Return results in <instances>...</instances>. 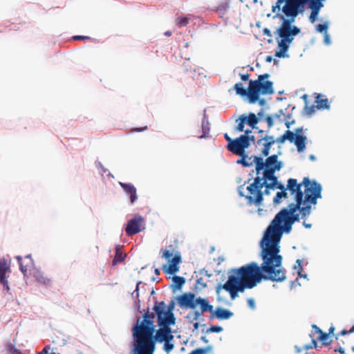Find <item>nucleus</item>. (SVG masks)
Here are the masks:
<instances>
[{"label":"nucleus","instance_id":"f257e3e1","mask_svg":"<svg viewBox=\"0 0 354 354\" xmlns=\"http://www.w3.org/2000/svg\"><path fill=\"white\" fill-rule=\"evenodd\" d=\"M287 189L294 196L296 203H290L281 209L264 232L260 243L263 260L261 267L252 262L229 270L226 282L218 283L215 288L219 302L228 304L226 293L230 300L234 301L240 292L255 287L263 279L276 282L286 280L283 258L279 254L281 236L283 233L290 232L293 223L299 220L300 213L303 216L310 214L312 206L315 207L317 200L322 198V188L319 183L308 178H304L301 184H298L297 180L290 178Z\"/></svg>","mask_w":354,"mask_h":354},{"label":"nucleus","instance_id":"f03ea898","mask_svg":"<svg viewBox=\"0 0 354 354\" xmlns=\"http://www.w3.org/2000/svg\"><path fill=\"white\" fill-rule=\"evenodd\" d=\"M325 0H277L272 6V12L274 14L273 19L279 18L282 21L277 30L280 40L277 41V49L275 56L279 58L288 57V50L294 39L301 30L292 25L296 18L305 10L307 3L311 10L309 17L310 23L314 24L317 19L319 11L324 7Z\"/></svg>","mask_w":354,"mask_h":354},{"label":"nucleus","instance_id":"7ed1b4c3","mask_svg":"<svg viewBox=\"0 0 354 354\" xmlns=\"http://www.w3.org/2000/svg\"><path fill=\"white\" fill-rule=\"evenodd\" d=\"M240 156L241 158L236 161V163L244 167H250L254 164L257 176L253 183L245 188V185H241L238 189L239 194L241 196H245L249 203L260 205L263 199L261 192L263 185L266 184L268 188L276 187L274 174L281 170L283 163L278 160V156L276 154L268 156L266 160L257 156H248L245 153Z\"/></svg>","mask_w":354,"mask_h":354},{"label":"nucleus","instance_id":"20e7f679","mask_svg":"<svg viewBox=\"0 0 354 354\" xmlns=\"http://www.w3.org/2000/svg\"><path fill=\"white\" fill-rule=\"evenodd\" d=\"M153 322L148 314L143 316L142 321L138 319L136 325L132 329L133 338V354H153L155 343L163 342L167 339H174L169 326H160L155 336Z\"/></svg>","mask_w":354,"mask_h":354},{"label":"nucleus","instance_id":"39448f33","mask_svg":"<svg viewBox=\"0 0 354 354\" xmlns=\"http://www.w3.org/2000/svg\"><path fill=\"white\" fill-rule=\"evenodd\" d=\"M302 128H297L295 132L287 130L283 135L277 138L276 140L273 136H265L264 138L257 141V145H262L261 155L267 157L270 153V147L275 142L282 144L286 140L291 143H294L297 147V151L301 153L304 151L306 147L307 138L305 136L301 135Z\"/></svg>","mask_w":354,"mask_h":354},{"label":"nucleus","instance_id":"423d86ee","mask_svg":"<svg viewBox=\"0 0 354 354\" xmlns=\"http://www.w3.org/2000/svg\"><path fill=\"white\" fill-rule=\"evenodd\" d=\"M267 73L260 75L256 80H250L248 88V100L250 104L256 103L261 95H270L274 93L273 83L268 80Z\"/></svg>","mask_w":354,"mask_h":354},{"label":"nucleus","instance_id":"0eeeda50","mask_svg":"<svg viewBox=\"0 0 354 354\" xmlns=\"http://www.w3.org/2000/svg\"><path fill=\"white\" fill-rule=\"evenodd\" d=\"M179 306L183 308L194 309L197 306H200L202 312L213 311V306L209 304V302L201 297H196L193 293H184L177 299Z\"/></svg>","mask_w":354,"mask_h":354},{"label":"nucleus","instance_id":"6e6552de","mask_svg":"<svg viewBox=\"0 0 354 354\" xmlns=\"http://www.w3.org/2000/svg\"><path fill=\"white\" fill-rule=\"evenodd\" d=\"M162 258L165 259L167 264L162 266L163 271L169 274H175L179 271V264L181 263V255L174 250L162 251Z\"/></svg>","mask_w":354,"mask_h":354},{"label":"nucleus","instance_id":"1a4fd4ad","mask_svg":"<svg viewBox=\"0 0 354 354\" xmlns=\"http://www.w3.org/2000/svg\"><path fill=\"white\" fill-rule=\"evenodd\" d=\"M171 308H168L164 301L156 303L153 310L157 317L158 322L160 326H169L175 323V318L172 313Z\"/></svg>","mask_w":354,"mask_h":354},{"label":"nucleus","instance_id":"9d476101","mask_svg":"<svg viewBox=\"0 0 354 354\" xmlns=\"http://www.w3.org/2000/svg\"><path fill=\"white\" fill-rule=\"evenodd\" d=\"M245 133V135L241 136L227 145V149L234 154L243 155L245 153V149L250 146V140L254 141V137L249 136L251 131L246 130Z\"/></svg>","mask_w":354,"mask_h":354},{"label":"nucleus","instance_id":"9b49d317","mask_svg":"<svg viewBox=\"0 0 354 354\" xmlns=\"http://www.w3.org/2000/svg\"><path fill=\"white\" fill-rule=\"evenodd\" d=\"M144 229V218L140 215H136L128 222L125 231L128 235L131 236L141 232Z\"/></svg>","mask_w":354,"mask_h":354},{"label":"nucleus","instance_id":"f8f14e48","mask_svg":"<svg viewBox=\"0 0 354 354\" xmlns=\"http://www.w3.org/2000/svg\"><path fill=\"white\" fill-rule=\"evenodd\" d=\"M276 187L268 188L267 186L268 185L265 184L263 185V188L261 189V192H263V195H268L270 194V190H275V189H280V192H278L275 196V197L273 199V203L275 205H278L281 203L282 198H286L288 197V194L286 192V189H284V186L281 184H280L277 178L276 177Z\"/></svg>","mask_w":354,"mask_h":354},{"label":"nucleus","instance_id":"ddd939ff","mask_svg":"<svg viewBox=\"0 0 354 354\" xmlns=\"http://www.w3.org/2000/svg\"><path fill=\"white\" fill-rule=\"evenodd\" d=\"M10 272V259L2 258L0 259V283L7 292L10 290L6 273Z\"/></svg>","mask_w":354,"mask_h":354},{"label":"nucleus","instance_id":"4468645a","mask_svg":"<svg viewBox=\"0 0 354 354\" xmlns=\"http://www.w3.org/2000/svg\"><path fill=\"white\" fill-rule=\"evenodd\" d=\"M16 259L18 261V263L20 266V270L24 274V277L26 276V273L28 270L33 271L34 268H36L34 266L33 261L31 258L30 254L26 255L24 259L20 256H17Z\"/></svg>","mask_w":354,"mask_h":354},{"label":"nucleus","instance_id":"2eb2a0df","mask_svg":"<svg viewBox=\"0 0 354 354\" xmlns=\"http://www.w3.org/2000/svg\"><path fill=\"white\" fill-rule=\"evenodd\" d=\"M330 23L325 21L323 24H318L315 27V30L317 32L322 33L324 35V44L326 46H330L331 44L330 36L328 32Z\"/></svg>","mask_w":354,"mask_h":354},{"label":"nucleus","instance_id":"dca6fc26","mask_svg":"<svg viewBox=\"0 0 354 354\" xmlns=\"http://www.w3.org/2000/svg\"><path fill=\"white\" fill-rule=\"evenodd\" d=\"M31 274L40 285L49 286L50 284V279L39 268H34Z\"/></svg>","mask_w":354,"mask_h":354},{"label":"nucleus","instance_id":"f3484780","mask_svg":"<svg viewBox=\"0 0 354 354\" xmlns=\"http://www.w3.org/2000/svg\"><path fill=\"white\" fill-rule=\"evenodd\" d=\"M120 185L123 188L127 194H128L131 199V203L133 204L137 200L136 189L132 184L119 183Z\"/></svg>","mask_w":354,"mask_h":354},{"label":"nucleus","instance_id":"a211bd4d","mask_svg":"<svg viewBox=\"0 0 354 354\" xmlns=\"http://www.w3.org/2000/svg\"><path fill=\"white\" fill-rule=\"evenodd\" d=\"M214 315L218 319H228L233 316V313L227 309L223 308H216L214 311Z\"/></svg>","mask_w":354,"mask_h":354},{"label":"nucleus","instance_id":"6ab92c4d","mask_svg":"<svg viewBox=\"0 0 354 354\" xmlns=\"http://www.w3.org/2000/svg\"><path fill=\"white\" fill-rule=\"evenodd\" d=\"M315 102L319 109H329L330 106L327 98H324L322 95L316 97Z\"/></svg>","mask_w":354,"mask_h":354},{"label":"nucleus","instance_id":"aec40b11","mask_svg":"<svg viewBox=\"0 0 354 354\" xmlns=\"http://www.w3.org/2000/svg\"><path fill=\"white\" fill-rule=\"evenodd\" d=\"M122 247L120 245H116L115 247V255L113 261L114 266L117 265L119 262L122 261L124 259L125 255L121 250Z\"/></svg>","mask_w":354,"mask_h":354},{"label":"nucleus","instance_id":"412c9836","mask_svg":"<svg viewBox=\"0 0 354 354\" xmlns=\"http://www.w3.org/2000/svg\"><path fill=\"white\" fill-rule=\"evenodd\" d=\"M202 131L203 134L199 136L200 139L207 138L209 132V124L205 119L202 122Z\"/></svg>","mask_w":354,"mask_h":354},{"label":"nucleus","instance_id":"4be33fe9","mask_svg":"<svg viewBox=\"0 0 354 354\" xmlns=\"http://www.w3.org/2000/svg\"><path fill=\"white\" fill-rule=\"evenodd\" d=\"M246 122L252 127L254 128L256 124L258 123V120L254 113H250L248 117H246Z\"/></svg>","mask_w":354,"mask_h":354},{"label":"nucleus","instance_id":"5701e85b","mask_svg":"<svg viewBox=\"0 0 354 354\" xmlns=\"http://www.w3.org/2000/svg\"><path fill=\"white\" fill-rule=\"evenodd\" d=\"M213 349L212 346H208L205 348H200L192 351L189 354H207L211 352Z\"/></svg>","mask_w":354,"mask_h":354},{"label":"nucleus","instance_id":"b1692460","mask_svg":"<svg viewBox=\"0 0 354 354\" xmlns=\"http://www.w3.org/2000/svg\"><path fill=\"white\" fill-rule=\"evenodd\" d=\"M173 283L176 288H180L185 283V279L183 277L174 276L173 277Z\"/></svg>","mask_w":354,"mask_h":354},{"label":"nucleus","instance_id":"393cba45","mask_svg":"<svg viewBox=\"0 0 354 354\" xmlns=\"http://www.w3.org/2000/svg\"><path fill=\"white\" fill-rule=\"evenodd\" d=\"M234 90L236 91V94L240 95L241 96H248V91H246L241 83H236L234 85Z\"/></svg>","mask_w":354,"mask_h":354},{"label":"nucleus","instance_id":"a878e982","mask_svg":"<svg viewBox=\"0 0 354 354\" xmlns=\"http://www.w3.org/2000/svg\"><path fill=\"white\" fill-rule=\"evenodd\" d=\"M8 354H24L21 350L18 349L14 344L10 343L6 346Z\"/></svg>","mask_w":354,"mask_h":354},{"label":"nucleus","instance_id":"bb28decb","mask_svg":"<svg viewBox=\"0 0 354 354\" xmlns=\"http://www.w3.org/2000/svg\"><path fill=\"white\" fill-rule=\"evenodd\" d=\"M245 122H246V117L241 115L238 120H236V122H238V125L236 127V130L239 132L243 131Z\"/></svg>","mask_w":354,"mask_h":354},{"label":"nucleus","instance_id":"cd10ccee","mask_svg":"<svg viewBox=\"0 0 354 354\" xmlns=\"http://www.w3.org/2000/svg\"><path fill=\"white\" fill-rule=\"evenodd\" d=\"M172 341L173 339H167V341L163 342V349L167 354H169L174 349V345Z\"/></svg>","mask_w":354,"mask_h":354},{"label":"nucleus","instance_id":"c85d7f7f","mask_svg":"<svg viewBox=\"0 0 354 354\" xmlns=\"http://www.w3.org/2000/svg\"><path fill=\"white\" fill-rule=\"evenodd\" d=\"M319 339L325 345L330 343V341L329 340V335L324 332L319 334Z\"/></svg>","mask_w":354,"mask_h":354},{"label":"nucleus","instance_id":"c756f323","mask_svg":"<svg viewBox=\"0 0 354 354\" xmlns=\"http://www.w3.org/2000/svg\"><path fill=\"white\" fill-rule=\"evenodd\" d=\"M292 269L297 272V275H301V272H302L303 268L301 266V261L300 259H297Z\"/></svg>","mask_w":354,"mask_h":354},{"label":"nucleus","instance_id":"7c9ffc66","mask_svg":"<svg viewBox=\"0 0 354 354\" xmlns=\"http://www.w3.org/2000/svg\"><path fill=\"white\" fill-rule=\"evenodd\" d=\"M223 331V328L220 326H212L207 330V333H220Z\"/></svg>","mask_w":354,"mask_h":354},{"label":"nucleus","instance_id":"2f4dec72","mask_svg":"<svg viewBox=\"0 0 354 354\" xmlns=\"http://www.w3.org/2000/svg\"><path fill=\"white\" fill-rule=\"evenodd\" d=\"M188 19L186 17H179L176 19V24L180 26H185L187 24Z\"/></svg>","mask_w":354,"mask_h":354},{"label":"nucleus","instance_id":"473e14b6","mask_svg":"<svg viewBox=\"0 0 354 354\" xmlns=\"http://www.w3.org/2000/svg\"><path fill=\"white\" fill-rule=\"evenodd\" d=\"M96 167L99 171V173L101 175H103L104 173L106 172V169L102 165V164L100 162H96Z\"/></svg>","mask_w":354,"mask_h":354},{"label":"nucleus","instance_id":"72a5a7b5","mask_svg":"<svg viewBox=\"0 0 354 354\" xmlns=\"http://www.w3.org/2000/svg\"><path fill=\"white\" fill-rule=\"evenodd\" d=\"M248 306L250 308L254 310L256 308V303L254 299L249 298L247 300Z\"/></svg>","mask_w":354,"mask_h":354},{"label":"nucleus","instance_id":"f704fd0d","mask_svg":"<svg viewBox=\"0 0 354 354\" xmlns=\"http://www.w3.org/2000/svg\"><path fill=\"white\" fill-rule=\"evenodd\" d=\"M266 120L269 127H271L275 122L274 120V117H270V115L267 116Z\"/></svg>","mask_w":354,"mask_h":354},{"label":"nucleus","instance_id":"c9c22d12","mask_svg":"<svg viewBox=\"0 0 354 354\" xmlns=\"http://www.w3.org/2000/svg\"><path fill=\"white\" fill-rule=\"evenodd\" d=\"M282 114H283V111L280 110L279 111V113H275V114H273V115H270V117H274V122H277V121H279L280 120V117H281V115H282Z\"/></svg>","mask_w":354,"mask_h":354},{"label":"nucleus","instance_id":"e433bc0d","mask_svg":"<svg viewBox=\"0 0 354 354\" xmlns=\"http://www.w3.org/2000/svg\"><path fill=\"white\" fill-rule=\"evenodd\" d=\"M187 319L190 322H194V321H197L196 318H195V317L194 316L193 313L191 312L189 313L187 315Z\"/></svg>","mask_w":354,"mask_h":354},{"label":"nucleus","instance_id":"4c0bfd02","mask_svg":"<svg viewBox=\"0 0 354 354\" xmlns=\"http://www.w3.org/2000/svg\"><path fill=\"white\" fill-rule=\"evenodd\" d=\"M192 313H193V315L195 317V318H196V319L198 320L201 318V315H202L203 312H202V311L199 312L198 310H196V311H193Z\"/></svg>","mask_w":354,"mask_h":354},{"label":"nucleus","instance_id":"58836bf2","mask_svg":"<svg viewBox=\"0 0 354 354\" xmlns=\"http://www.w3.org/2000/svg\"><path fill=\"white\" fill-rule=\"evenodd\" d=\"M141 283V282H139L137 283V286H136V289L133 291V292L132 293V296L133 297H138V286Z\"/></svg>","mask_w":354,"mask_h":354},{"label":"nucleus","instance_id":"ea45409f","mask_svg":"<svg viewBox=\"0 0 354 354\" xmlns=\"http://www.w3.org/2000/svg\"><path fill=\"white\" fill-rule=\"evenodd\" d=\"M73 38L75 40H77V39H88V37L77 35V36H74Z\"/></svg>","mask_w":354,"mask_h":354},{"label":"nucleus","instance_id":"a19ab883","mask_svg":"<svg viewBox=\"0 0 354 354\" xmlns=\"http://www.w3.org/2000/svg\"><path fill=\"white\" fill-rule=\"evenodd\" d=\"M313 328L315 329L316 333L320 334L323 331L316 325H313Z\"/></svg>","mask_w":354,"mask_h":354},{"label":"nucleus","instance_id":"79ce46f5","mask_svg":"<svg viewBox=\"0 0 354 354\" xmlns=\"http://www.w3.org/2000/svg\"><path fill=\"white\" fill-rule=\"evenodd\" d=\"M224 137H225V140L228 142V143H232V142L234 141V140H232V138L228 136V134H227V133H225V134L224 135Z\"/></svg>","mask_w":354,"mask_h":354},{"label":"nucleus","instance_id":"37998d69","mask_svg":"<svg viewBox=\"0 0 354 354\" xmlns=\"http://www.w3.org/2000/svg\"><path fill=\"white\" fill-rule=\"evenodd\" d=\"M317 346V342L315 340H313L312 345L306 346V348H312L313 347Z\"/></svg>","mask_w":354,"mask_h":354},{"label":"nucleus","instance_id":"c03bdc74","mask_svg":"<svg viewBox=\"0 0 354 354\" xmlns=\"http://www.w3.org/2000/svg\"><path fill=\"white\" fill-rule=\"evenodd\" d=\"M307 114H310L313 111V107L308 108L306 107Z\"/></svg>","mask_w":354,"mask_h":354},{"label":"nucleus","instance_id":"a18cd8bd","mask_svg":"<svg viewBox=\"0 0 354 354\" xmlns=\"http://www.w3.org/2000/svg\"><path fill=\"white\" fill-rule=\"evenodd\" d=\"M295 122L294 120L291 121V122H286V126L287 127V128H290V125L292 124L293 123Z\"/></svg>","mask_w":354,"mask_h":354},{"label":"nucleus","instance_id":"49530a36","mask_svg":"<svg viewBox=\"0 0 354 354\" xmlns=\"http://www.w3.org/2000/svg\"><path fill=\"white\" fill-rule=\"evenodd\" d=\"M264 35H270V31L268 28L263 30Z\"/></svg>","mask_w":354,"mask_h":354},{"label":"nucleus","instance_id":"de8ad7c7","mask_svg":"<svg viewBox=\"0 0 354 354\" xmlns=\"http://www.w3.org/2000/svg\"><path fill=\"white\" fill-rule=\"evenodd\" d=\"M272 57L271 56H267L266 58V61L268 63L271 62L272 61Z\"/></svg>","mask_w":354,"mask_h":354},{"label":"nucleus","instance_id":"09e8293b","mask_svg":"<svg viewBox=\"0 0 354 354\" xmlns=\"http://www.w3.org/2000/svg\"><path fill=\"white\" fill-rule=\"evenodd\" d=\"M334 330H335V327L333 326H330V328L328 329L329 334L333 333Z\"/></svg>","mask_w":354,"mask_h":354},{"label":"nucleus","instance_id":"8fccbe9b","mask_svg":"<svg viewBox=\"0 0 354 354\" xmlns=\"http://www.w3.org/2000/svg\"><path fill=\"white\" fill-rule=\"evenodd\" d=\"M201 340H202L204 343H206V344H207V343H208V342H209V341H208V339L206 338V337H205V336H203V337H201Z\"/></svg>","mask_w":354,"mask_h":354},{"label":"nucleus","instance_id":"3c124183","mask_svg":"<svg viewBox=\"0 0 354 354\" xmlns=\"http://www.w3.org/2000/svg\"><path fill=\"white\" fill-rule=\"evenodd\" d=\"M300 278L307 279V274H302L301 272V275H298Z\"/></svg>","mask_w":354,"mask_h":354},{"label":"nucleus","instance_id":"603ef678","mask_svg":"<svg viewBox=\"0 0 354 354\" xmlns=\"http://www.w3.org/2000/svg\"><path fill=\"white\" fill-rule=\"evenodd\" d=\"M248 77H249L248 75H243L241 77L242 80H244V81L247 80L248 79Z\"/></svg>","mask_w":354,"mask_h":354},{"label":"nucleus","instance_id":"864d4df0","mask_svg":"<svg viewBox=\"0 0 354 354\" xmlns=\"http://www.w3.org/2000/svg\"><path fill=\"white\" fill-rule=\"evenodd\" d=\"M303 225L306 228H310L311 227V224H308V223H306L304 222Z\"/></svg>","mask_w":354,"mask_h":354},{"label":"nucleus","instance_id":"5fc2aeb1","mask_svg":"<svg viewBox=\"0 0 354 354\" xmlns=\"http://www.w3.org/2000/svg\"><path fill=\"white\" fill-rule=\"evenodd\" d=\"M347 333H348V331L346 330H343L340 332V335H346Z\"/></svg>","mask_w":354,"mask_h":354},{"label":"nucleus","instance_id":"6e6d98bb","mask_svg":"<svg viewBox=\"0 0 354 354\" xmlns=\"http://www.w3.org/2000/svg\"><path fill=\"white\" fill-rule=\"evenodd\" d=\"M194 327L195 329H198L199 327V323H198V322L194 323Z\"/></svg>","mask_w":354,"mask_h":354},{"label":"nucleus","instance_id":"4d7b16f0","mask_svg":"<svg viewBox=\"0 0 354 354\" xmlns=\"http://www.w3.org/2000/svg\"><path fill=\"white\" fill-rule=\"evenodd\" d=\"M309 158H310V160H316V158H315V156L314 155H310V156H309Z\"/></svg>","mask_w":354,"mask_h":354},{"label":"nucleus","instance_id":"13d9d810","mask_svg":"<svg viewBox=\"0 0 354 354\" xmlns=\"http://www.w3.org/2000/svg\"><path fill=\"white\" fill-rule=\"evenodd\" d=\"M171 35V32L170 31H166L165 32V35L166 36H170Z\"/></svg>","mask_w":354,"mask_h":354},{"label":"nucleus","instance_id":"bf43d9fd","mask_svg":"<svg viewBox=\"0 0 354 354\" xmlns=\"http://www.w3.org/2000/svg\"><path fill=\"white\" fill-rule=\"evenodd\" d=\"M353 332H354V326H353V327L350 329V330L348 331V333H353Z\"/></svg>","mask_w":354,"mask_h":354},{"label":"nucleus","instance_id":"052dcab7","mask_svg":"<svg viewBox=\"0 0 354 354\" xmlns=\"http://www.w3.org/2000/svg\"><path fill=\"white\" fill-rule=\"evenodd\" d=\"M294 284H295V282H294V281H291V283H290V288H293Z\"/></svg>","mask_w":354,"mask_h":354},{"label":"nucleus","instance_id":"680f3d73","mask_svg":"<svg viewBox=\"0 0 354 354\" xmlns=\"http://www.w3.org/2000/svg\"><path fill=\"white\" fill-rule=\"evenodd\" d=\"M155 272H156V274H158V273H159L158 270V269H156Z\"/></svg>","mask_w":354,"mask_h":354},{"label":"nucleus","instance_id":"e2e57ef3","mask_svg":"<svg viewBox=\"0 0 354 354\" xmlns=\"http://www.w3.org/2000/svg\"><path fill=\"white\" fill-rule=\"evenodd\" d=\"M274 63L278 64V61L277 60L274 59Z\"/></svg>","mask_w":354,"mask_h":354},{"label":"nucleus","instance_id":"0e129e2a","mask_svg":"<svg viewBox=\"0 0 354 354\" xmlns=\"http://www.w3.org/2000/svg\"><path fill=\"white\" fill-rule=\"evenodd\" d=\"M352 350L354 351V346L352 348Z\"/></svg>","mask_w":354,"mask_h":354}]
</instances>
